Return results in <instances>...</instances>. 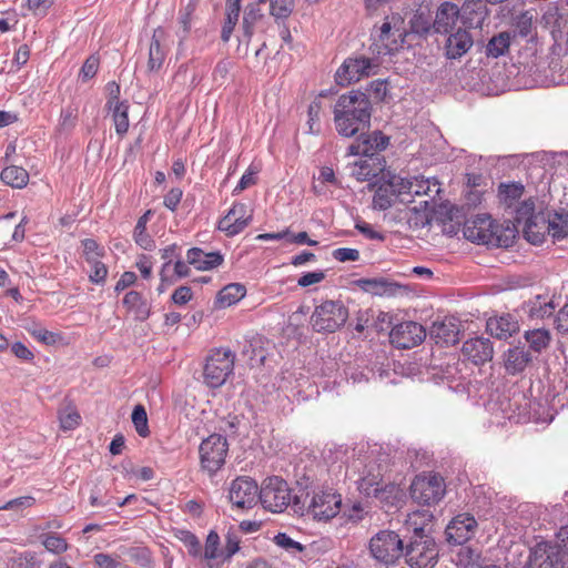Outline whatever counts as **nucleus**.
<instances>
[{
  "mask_svg": "<svg viewBox=\"0 0 568 568\" xmlns=\"http://www.w3.org/2000/svg\"><path fill=\"white\" fill-rule=\"evenodd\" d=\"M246 294V288L243 284L240 283H231L225 285L216 296V304L220 307H227L240 300H242Z\"/></svg>",
  "mask_w": 568,
  "mask_h": 568,
  "instance_id": "32",
  "label": "nucleus"
},
{
  "mask_svg": "<svg viewBox=\"0 0 568 568\" xmlns=\"http://www.w3.org/2000/svg\"><path fill=\"white\" fill-rule=\"evenodd\" d=\"M426 331L423 325L413 321L395 325L389 333L390 343L402 349L415 347L424 342Z\"/></svg>",
  "mask_w": 568,
  "mask_h": 568,
  "instance_id": "11",
  "label": "nucleus"
},
{
  "mask_svg": "<svg viewBox=\"0 0 568 568\" xmlns=\"http://www.w3.org/2000/svg\"><path fill=\"white\" fill-rule=\"evenodd\" d=\"M511 37L509 32H500L494 36L486 45V55L488 58H499L509 51Z\"/></svg>",
  "mask_w": 568,
  "mask_h": 568,
  "instance_id": "39",
  "label": "nucleus"
},
{
  "mask_svg": "<svg viewBox=\"0 0 568 568\" xmlns=\"http://www.w3.org/2000/svg\"><path fill=\"white\" fill-rule=\"evenodd\" d=\"M383 484V477L379 473H369L359 479L358 489L366 497H373Z\"/></svg>",
  "mask_w": 568,
  "mask_h": 568,
  "instance_id": "48",
  "label": "nucleus"
},
{
  "mask_svg": "<svg viewBox=\"0 0 568 568\" xmlns=\"http://www.w3.org/2000/svg\"><path fill=\"white\" fill-rule=\"evenodd\" d=\"M235 354L229 348L214 349L206 357L203 368L204 383L211 388L225 384L234 369Z\"/></svg>",
  "mask_w": 568,
  "mask_h": 568,
  "instance_id": "5",
  "label": "nucleus"
},
{
  "mask_svg": "<svg viewBox=\"0 0 568 568\" xmlns=\"http://www.w3.org/2000/svg\"><path fill=\"white\" fill-rule=\"evenodd\" d=\"M430 337L436 344L453 345L459 339V325L455 318L435 321L430 327Z\"/></svg>",
  "mask_w": 568,
  "mask_h": 568,
  "instance_id": "21",
  "label": "nucleus"
},
{
  "mask_svg": "<svg viewBox=\"0 0 568 568\" xmlns=\"http://www.w3.org/2000/svg\"><path fill=\"white\" fill-rule=\"evenodd\" d=\"M524 194V186L520 183L500 184V201L508 207H511Z\"/></svg>",
  "mask_w": 568,
  "mask_h": 568,
  "instance_id": "45",
  "label": "nucleus"
},
{
  "mask_svg": "<svg viewBox=\"0 0 568 568\" xmlns=\"http://www.w3.org/2000/svg\"><path fill=\"white\" fill-rule=\"evenodd\" d=\"M549 231V216L539 212L524 225L523 232L528 242L531 244H541L545 242Z\"/></svg>",
  "mask_w": 568,
  "mask_h": 568,
  "instance_id": "25",
  "label": "nucleus"
},
{
  "mask_svg": "<svg viewBox=\"0 0 568 568\" xmlns=\"http://www.w3.org/2000/svg\"><path fill=\"white\" fill-rule=\"evenodd\" d=\"M83 246V253L85 255V258L88 262H91L93 260H97L98 256H101L103 254L102 250L100 248L99 244L93 239H85L82 241Z\"/></svg>",
  "mask_w": 568,
  "mask_h": 568,
  "instance_id": "61",
  "label": "nucleus"
},
{
  "mask_svg": "<svg viewBox=\"0 0 568 568\" xmlns=\"http://www.w3.org/2000/svg\"><path fill=\"white\" fill-rule=\"evenodd\" d=\"M445 493L444 478L432 471L415 476L410 484V496L419 505H436L443 499Z\"/></svg>",
  "mask_w": 568,
  "mask_h": 568,
  "instance_id": "6",
  "label": "nucleus"
},
{
  "mask_svg": "<svg viewBox=\"0 0 568 568\" xmlns=\"http://www.w3.org/2000/svg\"><path fill=\"white\" fill-rule=\"evenodd\" d=\"M183 195V191L180 187L171 189L168 194L164 196L163 204L166 209L174 212L178 209V205L181 202Z\"/></svg>",
  "mask_w": 568,
  "mask_h": 568,
  "instance_id": "63",
  "label": "nucleus"
},
{
  "mask_svg": "<svg viewBox=\"0 0 568 568\" xmlns=\"http://www.w3.org/2000/svg\"><path fill=\"white\" fill-rule=\"evenodd\" d=\"M408 34L405 20L399 13L385 17L378 29L376 47L379 54H390L398 51Z\"/></svg>",
  "mask_w": 568,
  "mask_h": 568,
  "instance_id": "3",
  "label": "nucleus"
},
{
  "mask_svg": "<svg viewBox=\"0 0 568 568\" xmlns=\"http://www.w3.org/2000/svg\"><path fill=\"white\" fill-rule=\"evenodd\" d=\"M252 215L243 203H236L229 213L220 220L219 230L227 236H234L242 232L250 223Z\"/></svg>",
  "mask_w": 568,
  "mask_h": 568,
  "instance_id": "16",
  "label": "nucleus"
},
{
  "mask_svg": "<svg viewBox=\"0 0 568 568\" xmlns=\"http://www.w3.org/2000/svg\"><path fill=\"white\" fill-rule=\"evenodd\" d=\"M89 263L92 265V270L89 276L90 281L97 284H103L108 275V267L105 264L98 260H93Z\"/></svg>",
  "mask_w": 568,
  "mask_h": 568,
  "instance_id": "60",
  "label": "nucleus"
},
{
  "mask_svg": "<svg viewBox=\"0 0 568 568\" xmlns=\"http://www.w3.org/2000/svg\"><path fill=\"white\" fill-rule=\"evenodd\" d=\"M433 518L434 516L429 510H415L407 515L405 527L414 532L412 538H418L420 535H426L425 530L430 525Z\"/></svg>",
  "mask_w": 568,
  "mask_h": 568,
  "instance_id": "31",
  "label": "nucleus"
},
{
  "mask_svg": "<svg viewBox=\"0 0 568 568\" xmlns=\"http://www.w3.org/2000/svg\"><path fill=\"white\" fill-rule=\"evenodd\" d=\"M396 197L397 196L394 193V190H392V187L385 181L375 191L373 196V206L374 209L381 211L387 210L393 205Z\"/></svg>",
  "mask_w": 568,
  "mask_h": 568,
  "instance_id": "41",
  "label": "nucleus"
},
{
  "mask_svg": "<svg viewBox=\"0 0 568 568\" xmlns=\"http://www.w3.org/2000/svg\"><path fill=\"white\" fill-rule=\"evenodd\" d=\"M99 69V58L95 55H90L83 63L79 77L82 81H88L92 79Z\"/></svg>",
  "mask_w": 568,
  "mask_h": 568,
  "instance_id": "59",
  "label": "nucleus"
},
{
  "mask_svg": "<svg viewBox=\"0 0 568 568\" xmlns=\"http://www.w3.org/2000/svg\"><path fill=\"white\" fill-rule=\"evenodd\" d=\"M403 555L412 568H433L438 559V548L433 537L420 535L410 539Z\"/></svg>",
  "mask_w": 568,
  "mask_h": 568,
  "instance_id": "8",
  "label": "nucleus"
},
{
  "mask_svg": "<svg viewBox=\"0 0 568 568\" xmlns=\"http://www.w3.org/2000/svg\"><path fill=\"white\" fill-rule=\"evenodd\" d=\"M326 274L324 271H314L303 274L298 280L297 284L302 287H308L314 284H318L324 281Z\"/></svg>",
  "mask_w": 568,
  "mask_h": 568,
  "instance_id": "62",
  "label": "nucleus"
},
{
  "mask_svg": "<svg viewBox=\"0 0 568 568\" xmlns=\"http://www.w3.org/2000/svg\"><path fill=\"white\" fill-rule=\"evenodd\" d=\"M323 98L324 94H320L308 105L307 124L311 133H316L320 131L321 113L323 111Z\"/></svg>",
  "mask_w": 568,
  "mask_h": 568,
  "instance_id": "47",
  "label": "nucleus"
},
{
  "mask_svg": "<svg viewBox=\"0 0 568 568\" xmlns=\"http://www.w3.org/2000/svg\"><path fill=\"white\" fill-rule=\"evenodd\" d=\"M530 361L528 351L524 347H514L505 354V368L509 374L515 375L521 373Z\"/></svg>",
  "mask_w": 568,
  "mask_h": 568,
  "instance_id": "30",
  "label": "nucleus"
},
{
  "mask_svg": "<svg viewBox=\"0 0 568 568\" xmlns=\"http://www.w3.org/2000/svg\"><path fill=\"white\" fill-rule=\"evenodd\" d=\"M174 536L187 548V552L193 558L202 557V545L200 539L190 530L176 529Z\"/></svg>",
  "mask_w": 568,
  "mask_h": 568,
  "instance_id": "42",
  "label": "nucleus"
},
{
  "mask_svg": "<svg viewBox=\"0 0 568 568\" xmlns=\"http://www.w3.org/2000/svg\"><path fill=\"white\" fill-rule=\"evenodd\" d=\"M372 67L373 64L369 58H348L335 73L336 83L346 87L353 82H357L362 78L369 75Z\"/></svg>",
  "mask_w": 568,
  "mask_h": 568,
  "instance_id": "12",
  "label": "nucleus"
},
{
  "mask_svg": "<svg viewBox=\"0 0 568 568\" xmlns=\"http://www.w3.org/2000/svg\"><path fill=\"white\" fill-rule=\"evenodd\" d=\"M112 119L115 125V132L123 135L129 130V104L126 101L118 102L112 105Z\"/></svg>",
  "mask_w": 568,
  "mask_h": 568,
  "instance_id": "40",
  "label": "nucleus"
},
{
  "mask_svg": "<svg viewBox=\"0 0 568 568\" xmlns=\"http://www.w3.org/2000/svg\"><path fill=\"white\" fill-rule=\"evenodd\" d=\"M0 179L11 187L22 189L28 184L29 173L21 166L11 165L1 171Z\"/></svg>",
  "mask_w": 568,
  "mask_h": 568,
  "instance_id": "34",
  "label": "nucleus"
},
{
  "mask_svg": "<svg viewBox=\"0 0 568 568\" xmlns=\"http://www.w3.org/2000/svg\"><path fill=\"white\" fill-rule=\"evenodd\" d=\"M440 191V184L436 179H425L424 176L413 178L412 194L433 196Z\"/></svg>",
  "mask_w": 568,
  "mask_h": 568,
  "instance_id": "43",
  "label": "nucleus"
},
{
  "mask_svg": "<svg viewBox=\"0 0 568 568\" xmlns=\"http://www.w3.org/2000/svg\"><path fill=\"white\" fill-rule=\"evenodd\" d=\"M477 521L470 514L464 513L455 516L446 527L448 542L463 545L470 540L477 530Z\"/></svg>",
  "mask_w": 568,
  "mask_h": 568,
  "instance_id": "15",
  "label": "nucleus"
},
{
  "mask_svg": "<svg viewBox=\"0 0 568 568\" xmlns=\"http://www.w3.org/2000/svg\"><path fill=\"white\" fill-rule=\"evenodd\" d=\"M473 45V38L468 31L458 27L455 33H450L446 41V55L448 59L463 57Z\"/></svg>",
  "mask_w": 568,
  "mask_h": 568,
  "instance_id": "23",
  "label": "nucleus"
},
{
  "mask_svg": "<svg viewBox=\"0 0 568 568\" xmlns=\"http://www.w3.org/2000/svg\"><path fill=\"white\" fill-rule=\"evenodd\" d=\"M557 538V547L559 548V556L564 559L566 555H568V524L560 527L558 532L556 534Z\"/></svg>",
  "mask_w": 568,
  "mask_h": 568,
  "instance_id": "64",
  "label": "nucleus"
},
{
  "mask_svg": "<svg viewBox=\"0 0 568 568\" xmlns=\"http://www.w3.org/2000/svg\"><path fill=\"white\" fill-rule=\"evenodd\" d=\"M389 139L379 131L362 135L348 148V155H374L387 148Z\"/></svg>",
  "mask_w": 568,
  "mask_h": 568,
  "instance_id": "17",
  "label": "nucleus"
},
{
  "mask_svg": "<svg viewBox=\"0 0 568 568\" xmlns=\"http://www.w3.org/2000/svg\"><path fill=\"white\" fill-rule=\"evenodd\" d=\"M81 416L75 409H65L60 412L59 420L63 430L74 429L80 423Z\"/></svg>",
  "mask_w": 568,
  "mask_h": 568,
  "instance_id": "57",
  "label": "nucleus"
},
{
  "mask_svg": "<svg viewBox=\"0 0 568 568\" xmlns=\"http://www.w3.org/2000/svg\"><path fill=\"white\" fill-rule=\"evenodd\" d=\"M462 352L475 365H483L493 358L494 347L488 338L474 337L464 342Z\"/></svg>",
  "mask_w": 568,
  "mask_h": 568,
  "instance_id": "18",
  "label": "nucleus"
},
{
  "mask_svg": "<svg viewBox=\"0 0 568 568\" xmlns=\"http://www.w3.org/2000/svg\"><path fill=\"white\" fill-rule=\"evenodd\" d=\"M187 263L199 271H207L220 266L224 258L220 252L205 253L199 247H192L186 254Z\"/></svg>",
  "mask_w": 568,
  "mask_h": 568,
  "instance_id": "26",
  "label": "nucleus"
},
{
  "mask_svg": "<svg viewBox=\"0 0 568 568\" xmlns=\"http://www.w3.org/2000/svg\"><path fill=\"white\" fill-rule=\"evenodd\" d=\"M34 501H36V499L31 496L18 497V498L7 501L2 507H0V510L6 509V510H14L17 513H20L23 509L31 507L34 504Z\"/></svg>",
  "mask_w": 568,
  "mask_h": 568,
  "instance_id": "58",
  "label": "nucleus"
},
{
  "mask_svg": "<svg viewBox=\"0 0 568 568\" xmlns=\"http://www.w3.org/2000/svg\"><path fill=\"white\" fill-rule=\"evenodd\" d=\"M490 222L485 219H475L466 222L464 236L474 243H487L490 240Z\"/></svg>",
  "mask_w": 568,
  "mask_h": 568,
  "instance_id": "29",
  "label": "nucleus"
},
{
  "mask_svg": "<svg viewBox=\"0 0 568 568\" xmlns=\"http://www.w3.org/2000/svg\"><path fill=\"white\" fill-rule=\"evenodd\" d=\"M386 182L392 190H394L396 196L400 194H412L413 179H406L393 174Z\"/></svg>",
  "mask_w": 568,
  "mask_h": 568,
  "instance_id": "55",
  "label": "nucleus"
},
{
  "mask_svg": "<svg viewBox=\"0 0 568 568\" xmlns=\"http://www.w3.org/2000/svg\"><path fill=\"white\" fill-rule=\"evenodd\" d=\"M263 507L273 513L284 511L283 479L280 476H271L263 480L258 490V498Z\"/></svg>",
  "mask_w": 568,
  "mask_h": 568,
  "instance_id": "13",
  "label": "nucleus"
},
{
  "mask_svg": "<svg viewBox=\"0 0 568 568\" xmlns=\"http://www.w3.org/2000/svg\"><path fill=\"white\" fill-rule=\"evenodd\" d=\"M372 105L368 97L362 91H349L342 94L334 106V122L337 132L343 136H354L369 125Z\"/></svg>",
  "mask_w": 568,
  "mask_h": 568,
  "instance_id": "1",
  "label": "nucleus"
},
{
  "mask_svg": "<svg viewBox=\"0 0 568 568\" xmlns=\"http://www.w3.org/2000/svg\"><path fill=\"white\" fill-rule=\"evenodd\" d=\"M203 568H221L223 560V548L220 547V536L211 530L206 536L204 550L200 557Z\"/></svg>",
  "mask_w": 568,
  "mask_h": 568,
  "instance_id": "22",
  "label": "nucleus"
},
{
  "mask_svg": "<svg viewBox=\"0 0 568 568\" xmlns=\"http://www.w3.org/2000/svg\"><path fill=\"white\" fill-rule=\"evenodd\" d=\"M562 558H559V551H555V548L549 549L538 548L535 551V566L536 568H565Z\"/></svg>",
  "mask_w": 568,
  "mask_h": 568,
  "instance_id": "38",
  "label": "nucleus"
},
{
  "mask_svg": "<svg viewBox=\"0 0 568 568\" xmlns=\"http://www.w3.org/2000/svg\"><path fill=\"white\" fill-rule=\"evenodd\" d=\"M368 549L371 556L385 566L395 565L404 554L399 535L387 529L378 531L371 538Z\"/></svg>",
  "mask_w": 568,
  "mask_h": 568,
  "instance_id": "4",
  "label": "nucleus"
},
{
  "mask_svg": "<svg viewBox=\"0 0 568 568\" xmlns=\"http://www.w3.org/2000/svg\"><path fill=\"white\" fill-rule=\"evenodd\" d=\"M241 11V0H226V19L222 27L221 39L227 42L237 23Z\"/></svg>",
  "mask_w": 568,
  "mask_h": 568,
  "instance_id": "36",
  "label": "nucleus"
},
{
  "mask_svg": "<svg viewBox=\"0 0 568 568\" xmlns=\"http://www.w3.org/2000/svg\"><path fill=\"white\" fill-rule=\"evenodd\" d=\"M460 20L459 8L452 2H444L439 6L433 23V28L437 33L447 34L457 30Z\"/></svg>",
  "mask_w": 568,
  "mask_h": 568,
  "instance_id": "19",
  "label": "nucleus"
},
{
  "mask_svg": "<svg viewBox=\"0 0 568 568\" xmlns=\"http://www.w3.org/2000/svg\"><path fill=\"white\" fill-rule=\"evenodd\" d=\"M40 561L34 552L26 551L9 559L8 568H39Z\"/></svg>",
  "mask_w": 568,
  "mask_h": 568,
  "instance_id": "53",
  "label": "nucleus"
},
{
  "mask_svg": "<svg viewBox=\"0 0 568 568\" xmlns=\"http://www.w3.org/2000/svg\"><path fill=\"white\" fill-rule=\"evenodd\" d=\"M355 285L367 293L382 295L387 291L389 283L384 278H359L355 281Z\"/></svg>",
  "mask_w": 568,
  "mask_h": 568,
  "instance_id": "50",
  "label": "nucleus"
},
{
  "mask_svg": "<svg viewBox=\"0 0 568 568\" xmlns=\"http://www.w3.org/2000/svg\"><path fill=\"white\" fill-rule=\"evenodd\" d=\"M165 38V31L161 27L153 31L149 48L148 71L158 72L165 59V51L162 47V40Z\"/></svg>",
  "mask_w": 568,
  "mask_h": 568,
  "instance_id": "27",
  "label": "nucleus"
},
{
  "mask_svg": "<svg viewBox=\"0 0 568 568\" xmlns=\"http://www.w3.org/2000/svg\"><path fill=\"white\" fill-rule=\"evenodd\" d=\"M568 234V214H554L549 216V231L554 240H562Z\"/></svg>",
  "mask_w": 568,
  "mask_h": 568,
  "instance_id": "46",
  "label": "nucleus"
},
{
  "mask_svg": "<svg viewBox=\"0 0 568 568\" xmlns=\"http://www.w3.org/2000/svg\"><path fill=\"white\" fill-rule=\"evenodd\" d=\"M257 483L248 476H239L229 488V499L239 509H251L257 504Z\"/></svg>",
  "mask_w": 568,
  "mask_h": 568,
  "instance_id": "10",
  "label": "nucleus"
},
{
  "mask_svg": "<svg viewBox=\"0 0 568 568\" xmlns=\"http://www.w3.org/2000/svg\"><path fill=\"white\" fill-rule=\"evenodd\" d=\"M227 452V439L223 435L212 434L203 439L199 447L202 469L210 476L215 475L225 464Z\"/></svg>",
  "mask_w": 568,
  "mask_h": 568,
  "instance_id": "7",
  "label": "nucleus"
},
{
  "mask_svg": "<svg viewBox=\"0 0 568 568\" xmlns=\"http://www.w3.org/2000/svg\"><path fill=\"white\" fill-rule=\"evenodd\" d=\"M487 332L499 339H507L519 331L518 322L509 314L487 321Z\"/></svg>",
  "mask_w": 568,
  "mask_h": 568,
  "instance_id": "24",
  "label": "nucleus"
},
{
  "mask_svg": "<svg viewBox=\"0 0 568 568\" xmlns=\"http://www.w3.org/2000/svg\"><path fill=\"white\" fill-rule=\"evenodd\" d=\"M342 496L333 488L314 491L307 505V514L316 520L327 521L338 515Z\"/></svg>",
  "mask_w": 568,
  "mask_h": 568,
  "instance_id": "9",
  "label": "nucleus"
},
{
  "mask_svg": "<svg viewBox=\"0 0 568 568\" xmlns=\"http://www.w3.org/2000/svg\"><path fill=\"white\" fill-rule=\"evenodd\" d=\"M42 545L50 552L60 555L68 550V542L58 534H43L41 535Z\"/></svg>",
  "mask_w": 568,
  "mask_h": 568,
  "instance_id": "51",
  "label": "nucleus"
},
{
  "mask_svg": "<svg viewBox=\"0 0 568 568\" xmlns=\"http://www.w3.org/2000/svg\"><path fill=\"white\" fill-rule=\"evenodd\" d=\"M123 305L134 314V320L146 321L151 315V306L148 301L136 291H130L124 295Z\"/></svg>",
  "mask_w": 568,
  "mask_h": 568,
  "instance_id": "28",
  "label": "nucleus"
},
{
  "mask_svg": "<svg viewBox=\"0 0 568 568\" xmlns=\"http://www.w3.org/2000/svg\"><path fill=\"white\" fill-rule=\"evenodd\" d=\"M525 338L530 348L538 353L548 347L550 343V334L544 328L527 331L525 333Z\"/></svg>",
  "mask_w": 568,
  "mask_h": 568,
  "instance_id": "44",
  "label": "nucleus"
},
{
  "mask_svg": "<svg viewBox=\"0 0 568 568\" xmlns=\"http://www.w3.org/2000/svg\"><path fill=\"white\" fill-rule=\"evenodd\" d=\"M131 418L136 433L141 437H148L150 435V429L148 426V415L144 406L141 404L134 406Z\"/></svg>",
  "mask_w": 568,
  "mask_h": 568,
  "instance_id": "49",
  "label": "nucleus"
},
{
  "mask_svg": "<svg viewBox=\"0 0 568 568\" xmlns=\"http://www.w3.org/2000/svg\"><path fill=\"white\" fill-rule=\"evenodd\" d=\"M537 213H535V203L532 200H526L524 201L515 212V223L517 225H524L528 224L529 220L536 216Z\"/></svg>",
  "mask_w": 568,
  "mask_h": 568,
  "instance_id": "54",
  "label": "nucleus"
},
{
  "mask_svg": "<svg viewBox=\"0 0 568 568\" xmlns=\"http://www.w3.org/2000/svg\"><path fill=\"white\" fill-rule=\"evenodd\" d=\"M373 497L385 506H397L403 500L404 490L398 484L387 483Z\"/></svg>",
  "mask_w": 568,
  "mask_h": 568,
  "instance_id": "33",
  "label": "nucleus"
},
{
  "mask_svg": "<svg viewBox=\"0 0 568 568\" xmlns=\"http://www.w3.org/2000/svg\"><path fill=\"white\" fill-rule=\"evenodd\" d=\"M399 0H364V8L367 16H376L386 9H392L393 4Z\"/></svg>",
  "mask_w": 568,
  "mask_h": 568,
  "instance_id": "56",
  "label": "nucleus"
},
{
  "mask_svg": "<svg viewBox=\"0 0 568 568\" xmlns=\"http://www.w3.org/2000/svg\"><path fill=\"white\" fill-rule=\"evenodd\" d=\"M272 344L262 335L255 334L244 339L241 356L250 367L264 366L267 363Z\"/></svg>",
  "mask_w": 568,
  "mask_h": 568,
  "instance_id": "14",
  "label": "nucleus"
},
{
  "mask_svg": "<svg viewBox=\"0 0 568 568\" xmlns=\"http://www.w3.org/2000/svg\"><path fill=\"white\" fill-rule=\"evenodd\" d=\"M151 211H146L142 216L139 217L134 232L133 237L135 240V243L143 250L152 251L155 247V242L151 237L150 234L146 233V223L150 219Z\"/></svg>",
  "mask_w": 568,
  "mask_h": 568,
  "instance_id": "37",
  "label": "nucleus"
},
{
  "mask_svg": "<svg viewBox=\"0 0 568 568\" xmlns=\"http://www.w3.org/2000/svg\"><path fill=\"white\" fill-rule=\"evenodd\" d=\"M349 170L352 176L364 182L377 176L384 170V163L379 156L363 155L349 166Z\"/></svg>",
  "mask_w": 568,
  "mask_h": 568,
  "instance_id": "20",
  "label": "nucleus"
},
{
  "mask_svg": "<svg viewBox=\"0 0 568 568\" xmlns=\"http://www.w3.org/2000/svg\"><path fill=\"white\" fill-rule=\"evenodd\" d=\"M347 318L348 308L342 301L327 300L315 307L311 323L318 333H334L344 326Z\"/></svg>",
  "mask_w": 568,
  "mask_h": 568,
  "instance_id": "2",
  "label": "nucleus"
},
{
  "mask_svg": "<svg viewBox=\"0 0 568 568\" xmlns=\"http://www.w3.org/2000/svg\"><path fill=\"white\" fill-rule=\"evenodd\" d=\"M27 331L32 337L43 343L44 345H53L60 338L58 333L48 331L38 324H32L31 326L27 327Z\"/></svg>",
  "mask_w": 568,
  "mask_h": 568,
  "instance_id": "52",
  "label": "nucleus"
},
{
  "mask_svg": "<svg viewBox=\"0 0 568 568\" xmlns=\"http://www.w3.org/2000/svg\"><path fill=\"white\" fill-rule=\"evenodd\" d=\"M310 494L305 488L300 487L298 489L286 490V508L290 507L295 514L304 515L307 514V505Z\"/></svg>",
  "mask_w": 568,
  "mask_h": 568,
  "instance_id": "35",
  "label": "nucleus"
}]
</instances>
